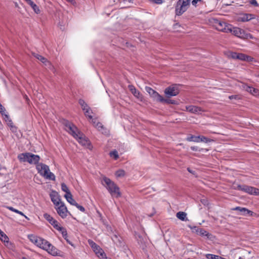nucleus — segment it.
Segmentation results:
<instances>
[{
  "label": "nucleus",
  "mask_w": 259,
  "mask_h": 259,
  "mask_svg": "<svg viewBox=\"0 0 259 259\" xmlns=\"http://www.w3.org/2000/svg\"><path fill=\"white\" fill-rule=\"evenodd\" d=\"M28 238L32 243L52 255L61 256V251L47 240L32 234L28 235Z\"/></svg>",
  "instance_id": "obj_1"
},
{
  "label": "nucleus",
  "mask_w": 259,
  "mask_h": 259,
  "mask_svg": "<svg viewBox=\"0 0 259 259\" xmlns=\"http://www.w3.org/2000/svg\"><path fill=\"white\" fill-rule=\"evenodd\" d=\"M103 181L106 184V189L112 197L118 198L121 196L119 188L114 182L107 177L103 178Z\"/></svg>",
  "instance_id": "obj_2"
},
{
  "label": "nucleus",
  "mask_w": 259,
  "mask_h": 259,
  "mask_svg": "<svg viewBox=\"0 0 259 259\" xmlns=\"http://www.w3.org/2000/svg\"><path fill=\"white\" fill-rule=\"evenodd\" d=\"M18 159L20 162H28L30 164H37L40 160L39 156L31 153L26 152L18 155Z\"/></svg>",
  "instance_id": "obj_3"
},
{
  "label": "nucleus",
  "mask_w": 259,
  "mask_h": 259,
  "mask_svg": "<svg viewBox=\"0 0 259 259\" xmlns=\"http://www.w3.org/2000/svg\"><path fill=\"white\" fill-rule=\"evenodd\" d=\"M44 217L49 222L50 224L53 226L55 229L60 232L62 235V236L65 239H66V237L67 236V232L66 229L65 228L60 226L59 225V222L54 219L49 214L47 213H44Z\"/></svg>",
  "instance_id": "obj_4"
},
{
  "label": "nucleus",
  "mask_w": 259,
  "mask_h": 259,
  "mask_svg": "<svg viewBox=\"0 0 259 259\" xmlns=\"http://www.w3.org/2000/svg\"><path fill=\"white\" fill-rule=\"evenodd\" d=\"M191 0H178L175 6V14L181 16L188 9Z\"/></svg>",
  "instance_id": "obj_5"
},
{
  "label": "nucleus",
  "mask_w": 259,
  "mask_h": 259,
  "mask_svg": "<svg viewBox=\"0 0 259 259\" xmlns=\"http://www.w3.org/2000/svg\"><path fill=\"white\" fill-rule=\"evenodd\" d=\"M62 124L65 126L64 130L73 137H77L79 136L78 133L80 131L72 122L66 119H63Z\"/></svg>",
  "instance_id": "obj_6"
},
{
  "label": "nucleus",
  "mask_w": 259,
  "mask_h": 259,
  "mask_svg": "<svg viewBox=\"0 0 259 259\" xmlns=\"http://www.w3.org/2000/svg\"><path fill=\"white\" fill-rule=\"evenodd\" d=\"M235 189L244 192L250 195H259V189L246 185H238Z\"/></svg>",
  "instance_id": "obj_7"
},
{
  "label": "nucleus",
  "mask_w": 259,
  "mask_h": 259,
  "mask_svg": "<svg viewBox=\"0 0 259 259\" xmlns=\"http://www.w3.org/2000/svg\"><path fill=\"white\" fill-rule=\"evenodd\" d=\"M89 244L90 245L91 247L93 248L94 251L96 254L99 257L102 259L107 258L106 255L103 250L100 248L96 243H95L92 240H89Z\"/></svg>",
  "instance_id": "obj_8"
},
{
  "label": "nucleus",
  "mask_w": 259,
  "mask_h": 259,
  "mask_svg": "<svg viewBox=\"0 0 259 259\" xmlns=\"http://www.w3.org/2000/svg\"><path fill=\"white\" fill-rule=\"evenodd\" d=\"M164 92L166 98H169L171 97L178 95L180 93V90L176 85H172L166 88Z\"/></svg>",
  "instance_id": "obj_9"
},
{
  "label": "nucleus",
  "mask_w": 259,
  "mask_h": 259,
  "mask_svg": "<svg viewBox=\"0 0 259 259\" xmlns=\"http://www.w3.org/2000/svg\"><path fill=\"white\" fill-rule=\"evenodd\" d=\"M55 208L58 214L62 219L66 218L68 215V213H69L67 210L66 206H65V204L63 202L60 204V205H58V206H56Z\"/></svg>",
  "instance_id": "obj_10"
},
{
  "label": "nucleus",
  "mask_w": 259,
  "mask_h": 259,
  "mask_svg": "<svg viewBox=\"0 0 259 259\" xmlns=\"http://www.w3.org/2000/svg\"><path fill=\"white\" fill-rule=\"evenodd\" d=\"M255 18V16L254 14L248 13H241L238 16L237 20L238 22H245Z\"/></svg>",
  "instance_id": "obj_11"
},
{
  "label": "nucleus",
  "mask_w": 259,
  "mask_h": 259,
  "mask_svg": "<svg viewBox=\"0 0 259 259\" xmlns=\"http://www.w3.org/2000/svg\"><path fill=\"white\" fill-rule=\"evenodd\" d=\"M78 134L79 136H78L77 137H75L74 138L76 139L77 141L82 145L87 146L89 148V147L91 146L90 141L81 132L78 133Z\"/></svg>",
  "instance_id": "obj_12"
},
{
  "label": "nucleus",
  "mask_w": 259,
  "mask_h": 259,
  "mask_svg": "<svg viewBox=\"0 0 259 259\" xmlns=\"http://www.w3.org/2000/svg\"><path fill=\"white\" fill-rule=\"evenodd\" d=\"M36 168L40 175L44 177L50 171L49 167L42 163H38L36 165Z\"/></svg>",
  "instance_id": "obj_13"
},
{
  "label": "nucleus",
  "mask_w": 259,
  "mask_h": 259,
  "mask_svg": "<svg viewBox=\"0 0 259 259\" xmlns=\"http://www.w3.org/2000/svg\"><path fill=\"white\" fill-rule=\"evenodd\" d=\"M145 90L154 101L159 102L161 95L149 87H146Z\"/></svg>",
  "instance_id": "obj_14"
},
{
  "label": "nucleus",
  "mask_w": 259,
  "mask_h": 259,
  "mask_svg": "<svg viewBox=\"0 0 259 259\" xmlns=\"http://www.w3.org/2000/svg\"><path fill=\"white\" fill-rule=\"evenodd\" d=\"M50 197L55 207L58 206L60 204L63 202L61 201L60 197L58 193L55 191H52V192L50 194Z\"/></svg>",
  "instance_id": "obj_15"
},
{
  "label": "nucleus",
  "mask_w": 259,
  "mask_h": 259,
  "mask_svg": "<svg viewBox=\"0 0 259 259\" xmlns=\"http://www.w3.org/2000/svg\"><path fill=\"white\" fill-rule=\"evenodd\" d=\"M214 24L216 29L220 31L228 32L229 30L226 28L227 24L226 23L222 22L218 19L214 20Z\"/></svg>",
  "instance_id": "obj_16"
},
{
  "label": "nucleus",
  "mask_w": 259,
  "mask_h": 259,
  "mask_svg": "<svg viewBox=\"0 0 259 259\" xmlns=\"http://www.w3.org/2000/svg\"><path fill=\"white\" fill-rule=\"evenodd\" d=\"M235 36L244 39L245 31L238 27H234L233 29L228 28Z\"/></svg>",
  "instance_id": "obj_17"
},
{
  "label": "nucleus",
  "mask_w": 259,
  "mask_h": 259,
  "mask_svg": "<svg viewBox=\"0 0 259 259\" xmlns=\"http://www.w3.org/2000/svg\"><path fill=\"white\" fill-rule=\"evenodd\" d=\"M128 88L133 95L140 101H142L143 96L142 94L138 91L133 85H128Z\"/></svg>",
  "instance_id": "obj_18"
},
{
  "label": "nucleus",
  "mask_w": 259,
  "mask_h": 259,
  "mask_svg": "<svg viewBox=\"0 0 259 259\" xmlns=\"http://www.w3.org/2000/svg\"><path fill=\"white\" fill-rule=\"evenodd\" d=\"M234 210H239L240 212L242 213V214L243 215H247L248 214L250 216H252L253 214V212L248 210V209L245 208V207H241L240 206H237L235 208L233 209Z\"/></svg>",
  "instance_id": "obj_19"
},
{
  "label": "nucleus",
  "mask_w": 259,
  "mask_h": 259,
  "mask_svg": "<svg viewBox=\"0 0 259 259\" xmlns=\"http://www.w3.org/2000/svg\"><path fill=\"white\" fill-rule=\"evenodd\" d=\"M33 9L36 14H39L40 12L39 7L31 0H24Z\"/></svg>",
  "instance_id": "obj_20"
},
{
  "label": "nucleus",
  "mask_w": 259,
  "mask_h": 259,
  "mask_svg": "<svg viewBox=\"0 0 259 259\" xmlns=\"http://www.w3.org/2000/svg\"><path fill=\"white\" fill-rule=\"evenodd\" d=\"M159 102L162 103H166L167 104H172V105H177L178 104V102L175 100L169 99V98L164 99L162 96L160 99Z\"/></svg>",
  "instance_id": "obj_21"
},
{
  "label": "nucleus",
  "mask_w": 259,
  "mask_h": 259,
  "mask_svg": "<svg viewBox=\"0 0 259 259\" xmlns=\"http://www.w3.org/2000/svg\"><path fill=\"white\" fill-rule=\"evenodd\" d=\"M244 89L253 95H257L258 93V90L257 89L250 86L245 85Z\"/></svg>",
  "instance_id": "obj_22"
},
{
  "label": "nucleus",
  "mask_w": 259,
  "mask_h": 259,
  "mask_svg": "<svg viewBox=\"0 0 259 259\" xmlns=\"http://www.w3.org/2000/svg\"><path fill=\"white\" fill-rule=\"evenodd\" d=\"M186 108L187 111L193 113L199 112L202 110L200 107L192 105L189 106L187 107Z\"/></svg>",
  "instance_id": "obj_23"
},
{
  "label": "nucleus",
  "mask_w": 259,
  "mask_h": 259,
  "mask_svg": "<svg viewBox=\"0 0 259 259\" xmlns=\"http://www.w3.org/2000/svg\"><path fill=\"white\" fill-rule=\"evenodd\" d=\"M78 103L81 106L83 111L86 110H89L91 108L83 99H80L78 101Z\"/></svg>",
  "instance_id": "obj_24"
},
{
  "label": "nucleus",
  "mask_w": 259,
  "mask_h": 259,
  "mask_svg": "<svg viewBox=\"0 0 259 259\" xmlns=\"http://www.w3.org/2000/svg\"><path fill=\"white\" fill-rule=\"evenodd\" d=\"M176 216L179 220L181 221H185L187 220L186 217L187 214L185 212L179 211L177 213Z\"/></svg>",
  "instance_id": "obj_25"
},
{
  "label": "nucleus",
  "mask_w": 259,
  "mask_h": 259,
  "mask_svg": "<svg viewBox=\"0 0 259 259\" xmlns=\"http://www.w3.org/2000/svg\"><path fill=\"white\" fill-rule=\"evenodd\" d=\"M64 197L66 199L67 201L71 205L75 206L77 202L73 198L71 193L68 194V195H64Z\"/></svg>",
  "instance_id": "obj_26"
},
{
  "label": "nucleus",
  "mask_w": 259,
  "mask_h": 259,
  "mask_svg": "<svg viewBox=\"0 0 259 259\" xmlns=\"http://www.w3.org/2000/svg\"><path fill=\"white\" fill-rule=\"evenodd\" d=\"M112 240L117 245L121 246L123 244L122 238L116 235L113 236Z\"/></svg>",
  "instance_id": "obj_27"
},
{
  "label": "nucleus",
  "mask_w": 259,
  "mask_h": 259,
  "mask_svg": "<svg viewBox=\"0 0 259 259\" xmlns=\"http://www.w3.org/2000/svg\"><path fill=\"white\" fill-rule=\"evenodd\" d=\"M199 235L202 237H207V238H211L210 236H212L211 234L209 233L208 232H207L206 230L202 228H201V229L199 230Z\"/></svg>",
  "instance_id": "obj_28"
},
{
  "label": "nucleus",
  "mask_w": 259,
  "mask_h": 259,
  "mask_svg": "<svg viewBox=\"0 0 259 259\" xmlns=\"http://www.w3.org/2000/svg\"><path fill=\"white\" fill-rule=\"evenodd\" d=\"M44 64L50 70H51L52 71H53L54 73L55 72L56 69L54 66L52 64V63L48 60V59L46 60V62H45L44 63Z\"/></svg>",
  "instance_id": "obj_29"
},
{
  "label": "nucleus",
  "mask_w": 259,
  "mask_h": 259,
  "mask_svg": "<svg viewBox=\"0 0 259 259\" xmlns=\"http://www.w3.org/2000/svg\"><path fill=\"white\" fill-rule=\"evenodd\" d=\"M7 208L8 209H9L10 210H11L13 212H15L17 213H18L22 216H24L26 219H27V220H29V219L22 211H20L19 210L16 209L12 206H7Z\"/></svg>",
  "instance_id": "obj_30"
},
{
  "label": "nucleus",
  "mask_w": 259,
  "mask_h": 259,
  "mask_svg": "<svg viewBox=\"0 0 259 259\" xmlns=\"http://www.w3.org/2000/svg\"><path fill=\"white\" fill-rule=\"evenodd\" d=\"M7 125L10 127V130L12 132H16L17 131V127L15 126L13 123L12 120L11 119L6 122Z\"/></svg>",
  "instance_id": "obj_31"
},
{
  "label": "nucleus",
  "mask_w": 259,
  "mask_h": 259,
  "mask_svg": "<svg viewBox=\"0 0 259 259\" xmlns=\"http://www.w3.org/2000/svg\"><path fill=\"white\" fill-rule=\"evenodd\" d=\"M44 178L52 181H55L56 179L55 175L50 171L48 172L47 175L44 176Z\"/></svg>",
  "instance_id": "obj_32"
},
{
  "label": "nucleus",
  "mask_w": 259,
  "mask_h": 259,
  "mask_svg": "<svg viewBox=\"0 0 259 259\" xmlns=\"http://www.w3.org/2000/svg\"><path fill=\"white\" fill-rule=\"evenodd\" d=\"M32 55L35 58L40 60L43 64L45 62H46L47 59L40 55L34 53H32Z\"/></svg>",
  "instance_id": "obj_33"
},
{
  "label": "nucleus",
  "mask_w": 259,
  "mask_h": 259,
  "mask_svg": "<svg viewBox=\"0 0 259 259\" xmlns=\"http://www.w3.org/2000/svg\"><path fill=\"white\" fill-rule=\"evenodd\" d=\"M61 189H62V190L63 191H64V192H65L66 193L65 195H68V194H70L71 193V192H70L68 187L64 183L61 184Z\"/></svg>",
  "instance_id": "obj_34"
},
{
  "label": "nucleus",
  "mask_w": 259,
  "mask_h": 259,
  "mask_svg": "<svg viewBox=\"0 0 259 259\" xmlns=\"http://www.w3.org/2000/svg\"><path fill=\"white\" fill-rule=\"evenodd\" d=\"M199 136H194L193 135H191L190 137H188L187 138V140L188 141H193L195 142H199Z\"/></svg>",
  "instance_id": "obj_35"
},
{
  "label": "nucleus",
  "mask_w": 259,
  "mask_h": 259,
  "mask_svg": "<svg viewBox=\"0 0 259 259\" xmlns=\"http://www.w3.org/2000/svg\"><path fill=\"white\" fill-rule=\"evenodd\" d=\"M0 233V239L4 242L8 243L9 242L8 237L3 232Z\"/></svg>",
  "instance_id": "obj_36"
},
{
  "label": "nucleus",
  "mask_w": 259,
  "mask_h": 259,
  "mask_svg": "<svg viewBox=\"0 0 259 259\" xmlns=\"http://www.w3.org/2000/svg\"><path fill=\"white\" fill-rule=\"evenodd\" d=\"M199 137H200L199 138L200 142L208 143V142H210V141H212V140H211L205 136H199Z\"/></svg>",
  "instance_id": "obj_37"
},
{
  "label": "nucleus",
  "mask_w": 259,
  "mask_h": 259,
  "mask_svg": "<svg viewBox=\"0 0 259 259\" xmlns=\"http://www.w3.org/2000/svg\"><path fill=\"white\" fill-rule=\"evenodd\" d=\"M207 259H220V256L212 254H206L205 255Z\"/></svg>",
  "instance_id": "obj_38"
},
{
  "label": "nucleus",
  "mask_w": 259,
  "mask_h": 259,
  "mask_svg": "<svg viewBox=\"0 0 259 259\" xmlns=\"http://www.w3.org/2000/svg\"><path fill=\"white\" fill-rule=\"evenodd\" d=\"M92 113V110L90 108L89 110H86L84 111V114L86 117H88L90 119H92V115L91 113Z\"/></svg>",
  "instance_id": "obj_39"
},
{
  "label": "nucleus",
  "mask_w": 259,
  "mask_h": 259,
  "mask_svg": "<svg viewBox=\"0 0 259 259\" xmlns=\"http://www.w3.org/2000/svg\"><path fill=\"white\" fill-rule=\"evenodd\" d=\"M125 175V171L124 170L120 169L116 172V176L117 177H123Z\"/></svg>",
  "instance_id": "obj_40"
},
{
  "label": "nucleus",
  "mask_w": 259,
  "mask_h": 259,
  "mask_svg": "<svg viewBox=\"0 0 259 259\" xmlns=\"http://www.w3.org/2000/svg\"><path fill=\"white\" fill-rule=\"evenodd\" d=\"M189 227L192 230V232L196 233L197 235H199V230L201 229V228L197 227L196 226H193V227L189 226Z\"/></svg>",
  "instance_id": "obj_41"
},
{
  "label": "nucleus",
  "mask_w": 259,
  "mask_h": 259,
  "mask_svg": "<svg viewBox=\"0 0 259 259\" xmlns=\"http://www.w3.org/2000/svg\"><path fill=\"white\" fill-rule=\"evenodd\" d=\"M110 156H113L115 160L117 159L119 157L117 152L116 150L110 152Z\"/></svg>",
  "instance_id": "obj_42"
},
{
  "label": "nucleus",
  "mask_w": 259,
  "mask_h": 259,
  "mask_svg": "<svg viewBox=\"0 0 259 259\" xmlns=\"http://www.w3.org/2000/svg\"><path fill=\"white\" fill-rule=\"evenodd\" d=\"M247 56L242 53H238L237 59L241 60H245Z\"/></svg>",
  "instance_id": "obj_43"
},
{
  "label": "nucleus",
  "mask_w": 259,
  "mask_h": 259,
  "mask_svg": "<svg viewBox=\"0 0 259 259\" xmlns=\"http://www.w3.org/2000/svg\"><path fill=\"white\" fill-rule=\"evenodd\" d=\"M249 4L254 7H258L259 4L256 0H248Z\"/></svg>",
  "instance_id": "obj_44"
},
{
  "label": "nucleus",
  "mask_w": 259,
  "mask_h": 259,
  "mask_svg": "<svg viewBox=\"0 0 259 259\" xmlns=\"http://www.w3.org/2000/svg\"><path fill=\"white\" fill-rule=\"evenodd\" d=\"M254 38V37L253 35L249 33H247L245 32L244 39H253Z\"/></svg>",
  "instance_id": "obj_45"
},
{
  "label": "nucleus",
  "mask_w": 259,
  "mask_h": 259,
  "mask_svg": "<svg viewBox=\"0 0 259 259\" xmlns=\"http://www.w3.org/2000/svg\"><path fill=\"white\" fill-rule=\"evenodd\" d=\"M80 211H81V212H85V209L84 208V207L83 206H82V205H79L78 203H76V205H75Z\"/></svg>",
  "instance_id": "obj_46"
},
{
  "label": "nucleus",
  "mask_w": 259,
  "mask_h": 259,
  "mask_svg": "<svg viewBox=\"0 0 259 259\" xmlns=\"http://www.w3.org/2000/svg\"><path fill=\"white\" fill-rule=\"evenodd\" d=\"M191 149L192 150V151H203L204 149L201 148H199L197 146H191Z\"/></svg>",
  "instance_id": "obj_47"
},
{
  "label": "nucleus",
  "mask_w": 259,
  "mask_h": 259,
  "mask_svg": "<svg viewBox=\"0 0 259 259\" xmlns=\"http://www.w3.org/2000/svg\"><path fill=\"white\" fill-rule=\"evenodd\" d=\"M3 116L4 120L6 121V122H8V120H11V119L9 117V116L8 114L4 113V115H2Z\"/></svg>",
  "instance_id": "obj_48"
},
{
  "label": "nucleus",
  "mask_w": 259,
  "mask_h": 259,
  "mask_svg": "<svg viewBox=\"0 0 259 259\" xmlns=\"http://www.w3.org/2000/svg\"><path fill=\"white\" fill-rule=\"evenodd\" d=\"M6 112L5 108L0 103V113L2 115H4V113Z\"/></svg>",
  "instance_id": "obj_49"
},
{
  "label": "nucleus",
  "mask_w": 259,
  "mask_h": 259,
  "mask_svg": "<svg viewBox=\"0 0 259 259\" xmlns=\"http://www.w3.org/2000/svg\"><path fill=\"white\" fill-rule=\"evenodd\" d=\"M230 57L233 59H237L238 53H237L236 52H231L230 53Z\"/></svg>",
  "instance_id": "obj_50"
},
{
  "label": "nucleus",
  "mask_w": 259,
  "mask_h": 259,
  "mask_svg": "<svg viewBox=\"0 0 259 259\" xmlns=\"http://www.w3.org/2000/svg\"><path fill=\"white\" fill-rule=\"evenodd\" d=\"M229 98L231 100H232V99L239 100L240 99L238 95H231L229 97Z\"/></svg>",
  "instance_id": "obj_51"
},
{
  "label": "nucleus",
  "mask_w": 259,
  "mask_h": 259,
  "mask_svg": "<svg viewBox=\"0 0 259 259\" xmlns=\"http://www.w3.org/2000/svg\"><path fill=\"white\" fill-rule=\"evenodd\" d=\"M150 1L155 4H161L163 3V0H150Z\"/></svg>",
  "instance_id": "obj_52"
},
{
  "label": "nucleus",
  "mask_w": 259,
  "mask_h": 259,
  "mask_svg": "<svg viewBox=\"0 0 259 259\" xmlns=\"http://www.w3.org/2000/svg\"><path fill=\"white\" fill-rule=\"evenodd\" d=\"M96 127H97L98 128H103V125H102V124L99 122H97V124H95V125Z\"/></svg>",
  "instance_id": "obj_53"
},
{
  "label": "nucleus",
  "mask_w": 259,
  "mask_h": 259,
  "mask_svg": "<svg viewBox=\"0 0 259 259\" xmlns=\"http://www.w3.org/2000/svg\"><path fill=\"white\" fill-rule=\"evenodd\" d=\"M202 0H193L192 2V4L193 6H195V7L197 6V3L198 2H201Z\"/></svg>",
  "instance_id": "obj_54"
},
{
  "label": "nucleus",
  "mask_w": 259,
  "mask_h": 259,
  "mask_svg": "<svg viewBox=\"0 0 259 259\" xmlns=\"http://www.w3.org/2000/svg\"><path fill=\"white\" fill-rule=\"evenodd\" d=\"M120 2H128V3H133V0H119Z\"/></svg>",
  "instance_id": "obj_55"
},
{
  "label": "nucleus",
  "mask_w": 259,
  "mask_h": 259,
  "mask_svg": "<svg viewBox=\"0 0 259 259\" xmlns=\"http://www.w3.org/2000/svg\"><path fill=\"white\" fill-rule=\"evenodd\" d=\"M187 169L188 171H189L190 173H191V174H194L195 171L192 170L190 168L188 167Z\"/></svg>",
  "instance_id": "obj_56"
},
{
  "label": "nucleus",
  "mask_w": 259,
  "mask_h": 259,
  "mask_svg": "<svg viewBox=\"0 0 259 259\" xmlns=\"http://www.w3.org/2000/svg\"><path fill=\"white\" fill-rule=\"evenodd\" d=\"M92 120V122L93 123V124L95 125L96 124H97V119H93L92 118V119H91Z\"/></svg>",
  "instance_id": "obj_57"
},
{
  "label": "nucleus",
  "mask_w": 259,
  "mask_h": 259,
  "mask_svg": "<svg viewBox=\"0 0 259 259\" xmlns=\"http://www.w3.org/2000/svg\"><path fill=\"white\" fill-rule=\"evenodd\" d=\"M69 2H72L73 0H67Z\"/></svg>",
  "instance_id": "obj_58"
},
{
  "label": "nucleus",
  "mask_w": 259,
  "mask_h": 259,
  "mask_svg": "<svg viewBox=\"0 0 259 259\" xmlns=\"http://www.w3.org/2000/svg\"><path fill=\"white\" fill-rule=\"evenodd\" d=\"M201 202L203 203H204L205 202V200H203L201 201Z\"/></svg>",
  "instance_id": "obj_59"
},
{
  "label": "nucleus",
  "mask_w": 259,
  "mask_h": 259,
  "mask_svg": "<svg viewBox=\"0 0 259 259\" xmlns=\"http://www.w3.org/2000/svg\"><path fill=\"white\" fill-rule=\"evenodd\" d=\"M106 259H111V258H107H107H106Z\"/></svg>",
  "instance_id": "obj_60"
},
{
  "label": "nucleus",
  "mask_w": 259,
  "mask_h": 259,
  "mask_svg": "<svg viewBox=\"0 0 259 259\" xmlns=\"http://www.w3.org/2000/svg\"><path fill=\"white\" fill-rule=\"evenodd\" d=\"M1 231H2L0 230V232H1ZM1 233V232H0V233Z\"/></svg>",
  "instance_id": "obj_61"
}]
</instances>
